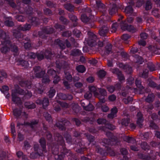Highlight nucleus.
Instances as JSON below:
<instances>
[{
    "label": "nucleus",
    "instance_id": "25",
    "mask_svg": "<svg viewBox=\"0 0 160 160\" xmlns=\"http://www.w3.org/2000/svg\"><path fill=\"white\" fill-rule=\"evenodd\" d=\"M39 142L41 144L43 148V152H44L45 148V141L44 138H41L39 140Z\"/></svg>",
    "mask_w": 160,
    "mask_h": 160
},
{
    "label": "nucleus",
    "instance_id": "57",
    "mask_svg": "<svg viewBox=\"0 0 160 160\" xmlns=\"http://www.w3.org/2000/svg\"><path fill=\"white\" fill-rule=\"evenodd\" d=\"M106 18V17L104 16H102L100 17V20H99V22L101 24L102 22H104L105 21V18Z\"/></svg>",
    "mask_w": 160,
    "mask_h": 160
},
{
    "label": "nucleus",
    "instance_id": "15",
    "mask_svg": "<svg viewBox=\"0 0 160 160\" xmlns=\"http://www.w3.org/2000/svg\"><path fill=\"white\" fill-rule=\"evenodd\" d=\"M124 12L128 16L131 15L133 12V9L132 7L128 6L125 9Z\"/></svg>",
    "mask_w": 160,
    "mask_h": 160
},
{
    "label": "nucleus",
    "instance_id": "46",
    "mask_svg": "<svg viewBox=\"0 0 160 160\" xmlns=\"http://www.w3.org/2000/svg\"><path fill=\"white\" fill-rule=\"evenodd\" d=\"M141 147L143 149L146 150L149 149V147L147 143L145 142H143L141 145Z\"/></svg>",
    "mask_w": 160,
    "mask_h": 160
},
{
    "label": "nucleus",
    "instance_id": "61",
    "mask_svg": "<svg viewBox=\"0 0 160 160\" xmlns=\"http://www.w3.org/2000/svg\"><path fill=\"white\" fill-rule=\"evenodd\" d=\"M74 33L75 34V36H76L78 38H79L81 34V32L79 30L74 31Z\"/></svg>",
    "mask_w": 160,
    "mask_h": 160
},
{
    "label": "nucleus",
    "instance_id": "58",
    "mask_svg": "<svg viewBox=\"0 0 160 160\" xmlns=\"http://www.w3.org/2000/svg\"><path fill=\"white\" fill-rule=\"evenodd\" d=\"M116 96L113 94L110 96L108 97V99L110 101H113L116 99Z\"/></svg>",
    "mask_w": 160,
    "mask_h": 160
},
{
    "label": "nucleus",
    "instance_id": "2",
    "mask_svg": "<svg viewBox=\"0 0 160 160\" xmlns=\"http://www.w3.org/2000/svg\"><path fill=\"white\" fill-rule=\"evenodd\" d=\"M89 90L94 94L95 97L98 98L100 101L102 102H104L105 100L104 97L107 95L106 91L103 89H97L96 87L93 86L89 87Z\"/></svg>",
    "mask_w": 160,
    "mask_h": 160
},
{
    "label": "nucleus",
    "instance_id": "8",
    "mask_svg": "<svg viewBox=\"0 0 160 160\" xmlns=\"http://www.w3.org/2000/svg\"><path fill=\"white\" fill-rule=\"evenodd\" d=\"M108 29L107 26L104 25L101 27L100 29L99 30V33L101 36H104L108 32Z\"/></svg>",
    "mask_w": 160,
    "mask_h": 160
},
{
    "label": "nucleus",
    "instance_id": "17",
    "mask_svg": "<svg viewBox=\"0 0 160 160\" xmlns=\"http://www.w3.org/2000/svg\"><path fill=\"white\" fill-rule=\"evenodd\" d=\"M31 28V26L30 24L26 25L24 26H20L18 28L19 30L26 31L29 30Z\"/></svg>",
    "mask_w": 160,
    "mask_h": 160
},
{
    "label": "nucleus",
    "instance_id": "48",
    "mask_svg": "<svg viewBox=\"0 0 160 160\" xmlns=\"http://www.w3.org/2000/svg\"><path fill=\"white\" fill-rule=\"evenodd\" d=\"M50 81V80L48 78V77L44 76L42 80V82L44 83H48Z\"/></svg>",
    "mask_w": 160,
    "mask_h": 160
},
{
    "label": "nucleus",
    "instance_id": "54",
    "mask_svg": "<svg viewBox=\"0 0 160 160\" xmlns=\"http://www.w3.org/2000/svg\"><path fill=\"white\" fill-rule=\"evenodd\" d=\"M16 19L19 21L23 22L24 21L25 18L22 16H18L16 18Z\"/></svg>",
    "mask_w": 160,
    "mask_h": 160
},
{
    "label": "nucleus",
    "instance_id": "22",
    "mask_svg": "<svg viewBox=\"0 0 160 160\" xmlns=\"http://www.w3.org/2000/svg\"><path fill=\"white\" fill-rule=\"evenodd\" d=\"M25 106L28 109H31L34 108L35 107V104L32 103L31 104L30 102H26L25 104Z\"/></svg>",
    "mask_w": 160,
    "mask_h": 160
},
{
    "label": "nucleus",
    "instance_id": "7",
    "mask_svg": "<svg viewBox=\"0 0 160 160\" xmlns=\"http://www.w3.org/2000/svg\"><path fill=\"white\" fill-rule=\"evenodd\" d=\"M137 124L139 127H141L142 126V123L143 121V119L142 113L140 112H138L137 114Z\"/></svg>",
    "mask_w": 160,
    "mask_h": 160
},
{
    "label": "nucleus",
    "instance_id": "63",
    "mask_svg": "<svg viewBox=\"0 0 160 160\" xmlns=\"http://www.w3.org/2000/svg\"><path fill=\"white\" fill-rule=\"evenodd\" d=\"M65 8L69 11H71L72 10L73 7L70 4H67L65 6Z\"/></svg>",
    "mask_w": 160,
    "mask_h": 160
},
{
    "label": "nucleus",
    "instance_id": "51",
    "mask_svg": "<svg viewBox=\"0 0 160 160\" xmlns=\"http://www.w3.org/2000/svg\"><path fill=\"white\" fill-rule=\"evenodd\" d=\"M106 120L105 119H99L97 120V122L99 124H102L106 123Z\"/></svg>",
    "mask_w": 160,
    "mask_h": 160
},
{
    "label": "nucleus",
    "instance_id": "4",
    "mask_svg": "<svg viewBox=\"0 0 160 160\" xmlns=\"http://www.w3.org/2000/svg\"><path fill=\"white\" fill-rule=\"evenodd\" d=\"M48 73L50 78H51V77L52 78H54L53 82L54 83H57L59 81L60 78L56 75L57 73L55 70L50 69L48 71Z\"/></svg>",
    "mask_w": 160,
    "mask_h": 160
},
{
    "label": "nucleus",
    "instance_id": "64",
    "mask_svg": "<svg viewBox=\"0 0 160 160\" xmlns=\"http://www.w3.org/2000/svg\"><path fill=\"white\" fill-rule=\"evenodd\" d=\"M102 109L103 112H107L109 110V108L106 106H104L102 107Z\"/></svg>",
    "mask_w": 160,
    "mask_h": 160
},
{
    "label": "nucleus",
    "instance_id": "35",
    "mask_svg": "<svg viewBox=\"0 0 160 160\" xmlns=\"http://www.w3.org/2000/svg\"><path fill=\"white\" fill-rule=\"evenodd\" d=\"M129 122V120L127 118L126 119H122L121 121V124L122 125H124L125 126H127Z\"/></svg>",
    "mask_w": 160,
    "mask_h": 160
},
{
    "label": "nucleus",
    "instance_id": "43",
    "mask_svg": "<svg viewBox=\"0 0 160 160\" xmlns=\"http://www.w3.org/2000/svg\"><path fill=\"white\" fill-rule=\"evenodd\" d=\"M13 114L14 116L17 117L19 116L21 114V112L18 111L17 109H15L13 110Z\"/></svg>",
    "mask_w": 160,
    "mask_h": 160
},
{
    "label": "nucleus",
    "instance_id": "26",
    "mask_svg": "<svg viewBox=\"0 0 160 160\" xmlns=\"http://www.w3.org/2000/svg\"><path fill=\"white\" fill-rule=\"evenodd\" d=\"M106 74L105 72L102 70H99L97 72L98 75L100 78H102L104 77L105 76Z\"/></svg>",
    "mask_w": 160,
    "mask_h": 160
},
{
    "label": "nucleus",
    "instance_id": "39",
    "mask_svg": "<svg viewBox=\"0 0 160 160\" xmlns=\"http://www.w3.org/2000/svg\"><path fill=\"white\" fill-rule=\"evenodd\" d=\"M152 13V14L156 17L158 18L159 16V14L158 13V11L157 9H155L153 10Z\"/></svg>",
    "mask_w": 160,
    "mask_h": 160
},
{
    "label": "nucleus",
    "instance_id": "1",
    "mask_svg": "<svg viewBox=\"0 0 160 160\" xmlns=\"http://www.w3.org/2000/svg\"><path fill=\"white\" fill-rule=\"evenodd\" d=\"M0 40L2 43L0 45V50L2 52L5 53L11 50L14 55L18 54L17 47L11 44L8 40V35L2 30H0Z\"/></svg>",
    "mask_w": 160,
    "mask_h": 160
},
{
    "label": "nucleus",
    "instance_id": "60",
    "mask_svg": "<svg viewBox=\"0 0 160 160\" xmlns=\"http://www.w3.org/2000/svg\"><path fill=\"white\" fill-rule=\"evenodd\" d=\"M28 56L29 58H34L36 57V55L32 52H29Z\"/></svg>",
    "mask_w": 160,
    "mask_h": 160
},
{
    "label": "nucleus",
    "instance_id": "62",
    "mask_svg": "<svg viewBox=\"0 0 160 160\" xmlns=\"http://www.w3.org/2000/svg\"><path fill=\"white\" fill-rule=\"evenodd\" d=\"M137 59V62L140 64L142 63V62H143L142 61V59L141 57H136Z\"/></svg>",
    "mask_w": 160,
    "mask_h": 160
},
{
    "label": "nucleus",
    "instance_id": "49",
    "mask_svg": "<svg viewBox=\"0 0 160 160\" xmlns=\"http://www.w3.org/2000/svg\"><path fill=\"white\" fill-rule=\"evenodd\" d=\"M148 49L152 52H154L158 49V48L156 47L150 46L148 47Z\"/></svg>",
    "mask_w": 160,
    "mask_h": 160
},
{
    "label": "nucleus",
    "instance_id": "30",
    "mask_svg": "<svg viewBox=\"0 0 160 160\" xmlns=\"http://www.w3.org/2000/svg\"><path fill=\"white\" fill-rule=\"evenodd\" d=\"M118 26V25L117 23H113L111 29V31L112 32H115L117 30V28Z\"/></svg>",
    "mask_w": 160,
    "mask_h": 160
},
{
    "label": "nucleus",
    "instance_id": "53",
    "mask_svg": "<svg viewBox=\"0 0 160 160\" xmlns=\"http://www.w3.org/2000/svg\"><path fill=\"white\" fill-rule=\"evenodd\" d=\"M132 98L128 97L127 99H123V102L126 103L127 104L130 102L131 101H132Z\"/></svg>",
    "mask_w": 160,
    "mask_h": 160
},
{
    "label": "nucleus",
    "instance_id": "55",
    "mask_svg": "<svg viewBox=\"0 0 160 160\" xmlns=\"http://www.w3.org/2000/svg\"><path fill=\"white\" fill-rule=\"evenodd\" d=\"M44 115L45 118L47 120L50 121L52 120V118L50 114L48 113H46L45 114H44Z\"/></svg>",
    "mask_w": 160,
    "mask_h": 160
},
{
    "label": "nucleus",
    "instance_id": "40",
    "mask_svg": "<svg viewBox=\"0 0 160 160\" xmlns=\"http://www.w3.org/2000/svg\"><path fill=\"white\" fill-rule=\"evenodd\" d=\"M81 52L78 49H75L72 51L71 54L73 56H76L80 54Z\"/></svg>",
    "mask_w": 160,
    "mask_h": 160
},
{
    "label": "nucleus",
    "instance_id": "42",
    "mask_svg": "<svg viewBox=\"0 0 160 160\" xmlns=\"http://www.w3.org/2000/svg\"><path fill=\"white\" fill-rule=\"evenodd\" d=\"M45 57L47 58L51 59L52 54L50 51H47L45 53Z\"/></svg>",
    "mask_w": 160,
    "mask_h": 160
},
{
    "label": "nucleus",
    "instance_id": "23",
    "mask_svg": "<svg viewBox=\"0 0 160 160\" xmlns=\"http://www.w3.org/2000/svg\"><path fill=\"white\" fill-rule=\"evenodd\" d=\"M154 98V96L153 94H149L148 95V97L146 98V102L150 103L153 101Z\"/></svg>",
    "mask_w": 160,
    "mask_h": 160
},
{
    "label": "nucleus",
    "instance_id": "47",
    "mask_svg": "<svg viewBox=\"0 0 160 160\" xmlns=\"http://www.w3.org/2000/svg\"><path fill=\"white\" fill-rule=\"evenodd\" d=\"M108 91L110 93L113 92L115 90V88L112 86H109L107 87Z\"/></svg>",
    "mask_w": 160,
    "mask_h": 160
},
{
    "label": "nucleus",
    "instance_id": "19",
    "mask_svg": "<svg viewBox=\"0 0 160 160\" xmlns=\"http://www.w3.org/2000/svg\"><path fill=\"white\" fill-rule=\"evenodd\" d=\"M20 85L22 87H26L28 88H30L31 87V82L30 81H26L25 82H20Z\"/></svg>",
    "mask_w": 160,
    "mask_h": 160
},
{
    "label": "nucleus",
    "instance_id": "31",
    "mask_svg": "<svg viewBox=\"0 0 160 160\" xmlns=\"http://www.w3.org/2000/svg\"><path fill=\"white\" fill-rule=\"evenodd\" d=\"M130 38V36L128 34H123L121 37L122 39L124 41H126V43L128 42V39Z\"/></svg>",
    "mask_w": 160,
    "mask_h": 160
},
{
    "label": "nucleus",
    "instance_id": "44",
    "mask_svg": "<svg viewBox=\"0 0 160 160\" xmlns=\"http://www.w3.org/2000/svg\"><path fill=\"white\" fill-rule=\"evenodd\" d=\"M37 56L38 59L39 60L42 59L44 57V56L43 55V52H42L40 53H38Z\"/></svg>",
    "mask_w": 160,
    "mask_h": 160
},
{
    "label": "nucleus",
    "instance_id": "9",
    "mask_svg": "<svg viewBox=\"0 0 160 160\" xmlns=\"http://www.w3.org/2000/svg\"><path fill=\"white\" fill-rule=\"evenodd\" d=\"M118 112L117 108L114 107L111 110V113L108 115V117L109 118L112 119L116 116V114Z\"/></svg>",
    "mask_w": 160,
    "mask_h": 160
},
{
    "label": "nucleus",
    "instance_id": "45",
    "mask_svg": "<svg viewBox=\"0 0 160 160\" xmlns=\"http://www.w3.org/2000/svg\"><path fill=\"white\" fill-rule=\"evenodd\" d=\"M65 77L66 79L69 82H70L72 79V77L71 75L68 72L67 73L65 72Z\"/></svg>",
    "mask_w": 160,
    "mask_h": 160
},
{
    "label": "nucleus",
    "instance_id": "24",
    "mask_svg": "<svg viewBox=\"0 0 160 160\" xmlns=\"http://www.w3.org/2000/svg\"><path fill=\"white\" fill-rule=\"evenodd\" d=\"M92 38L93 39H95V40H94V41L93 40L92 41H91L90 39L91 38H90L88 41V45L91 46L93 45V44L94 43V42H96V39H97V36H96V35H93L92 36Z\"/></svg>",
    "mask_w": 160,
    "mask_h": 160
},
{
    "label": "nucleus",
    "instance_id": "3",
    "mask_svg": "<svg viewBox=\"0 0 160 160\" xmlns=\"http://www.w3.org/2000/svg\"><path fill=\"white\" fill-rule=\"evenodd\" d=\"M133 20V19L131 17H128L127 20L124 22H122L121 23V29L123 31L127 30L129 32H135L136 29L132 26H128V23H132Z\"/></svg>",
    "mask_w": 160,
    "mask_h": 160
},
{
    "label": "nucleus",
    "instance_id": "32",
    "mask_svg": "<svg viewBox=\"0 0 160 160\" xmlns=\"http://www.w3.org/2000/svg\"><path fill=\"white\" fill-rule=\"evenodd\" d=\"M94 109V107L93 106L90 104L88 106H86V107L84 108V109L87 111H92Z\"/></svg>",
    "mask_w": 160,
    "mask_h": 160
},
{
    "label": "nucleus",
    "instance_id": "16",
    "mask_svg": "<svg viewBox=\"0 0 160 160\" xmlns=\"http://www.w3.org/2000/svg\"><path fill=\"white\" fill-rule=\"evenodd\" d=\"M23 42L24 44V47L26 49H29L30 48L31 45L30 43L29 39L28 38L27 40H23Z\"/></svg>",
    "mask_w": 160,
    "mask_h": 160
},
{
    "label": "nucleus",
    "instance_id": "41",
    "mask_svg": "<svg viewBox=\"0 0 160 160\" xmlns=\"http://www.w3.org/2000/svg\"><path fill=\"white\" fill-rule=\"evenodd\" d=\"M147 66L151 71H153L155 70L154 65L152 64V63H149L148 64V65Z\"/></svg>",
    "mask_w": 160,
    "mask_h": 160
},
{
    "label": "nucleus",
    "instance_id": "34",
    "mask_svg": "<svg viewBox=\"0 0 160 160\" xmlns=\"http://www.w3.org/2000/svg\"><path fill=\"white\" fill-rule=\"evenodd\" d=\"M135 83L136 86L141 90L143 89V87L141 85V82L140 81L137 79Z\"/></svg>",
    "mask_w": 160,
    "mask_h": 160
},
{
    "label": "nucleus",
    "instance_id": "12",
    "mask_svg": "<svg viewBox=\"0 0 160 160\" xmlns=\"http://www.w3.org/2000/svg\"><path fill=\"white\" fill-rule=\"evenodd\" d=\"M58 97H59L60 99L71 100L72 99V97L71 95H68V97H67L65 94L62 93H59L58 94Z\"/></svg>",
    "mask_w": 160,
    "mask_h": 160
},
{
    "label": "nucleus",
    "instance_id": "56",
    "mask_svg": "<svg viewBox=\"0 0 160 160\" xmlns=\"http://www.w3.org/2000/svg\"><path fill=\"white\" fill-rule=\"evenodd\" d=\"M58 103V105H60L61 106L67 108L68 107V105L67 103L63 102H57Z\"/></svg>",
    "mask_w": 160,
    "mask_h": 160
},
{
    "label": "nucleus",
    "instance_id": "50",
    "mask_svg": "<svg viewBox=\"0 0 160 160\" xmlns=\"http://www.w3.org/2000/svg\"><path fill=\"white\" fill-rule=\"evenodd\" d=\"M11 131L13 135H15V131L14 128V125L13 123H12L11 125Z\"/></svg>",
    "mask_w": 160,
    "mask_h": 160
},
{
    "label": "nucleus",
    "instance_id": "27",
    "mask_svg": "<svg viewBox=\"0 0 160 160\" xmlns=\"http://www.w3.org/2000/svg\"><path fill=\"white\" fill-rule=\"evenodd\" d=\"M9 90L8 87L6 86H4L2 87V88L1 89V91L4 94H8V91Z\"/></svg>",
    "mask_w": 160,
    "mask_h": 160
},
{
    "label": "nucleus",
    "instance_id": "20",
    "mask_svg": "<svg viewBox=\"0 0 160 160\" xmlns=\"http://www.w3.org/2000/svg\"><path fill=\"white\" fill-rule=\"evenodd\" d=\"M5 24L8 26H12L13 25V22L11 21L10 18H8L5 22Z\"/></svg>",
    "mask_w": 160,
    "mask_h": 160
},
{
    "label": "nucleus",
    "instance_id": "33",
    "mask_svg": "<svg viewBox=\"0 0 160 160\" xmlns=\"http://www.w3.org/2000/svg\"><path fill=\"white\" fill-rule=\"evenodd\" d=\"M134 82V79L132 77H130L128 79L127 82V85H131Z\"/></svg>",
    "mask_w": 160,
    "mask_h": 160
},
{
    "label": "nucleus",
    "instance_id": "5",
    "mask_svg": "<svg viewBox=\"0 0 160 160\" xmlns=\"http://www.w3.org/2000/svg\"><path fill=\"white\" fill-rule=\"evenodd\" d=\"M34 70L36 77L38 78L42 77L45 73L44 71L41 70L39 67H35L34 68Z\"/></svg>",
    "mask_w": 160,
    "mask_h": 160
},
{
    "label": "nucleus",
    "instance_id": "37",
    "mask_svg": "<svg viewBox=\"0 0 160 160\" xmlns=\"http://www.w3.org/2000/svg\"><path fill=\"white\" fill-rule=\"evenodd\" d=\"M152 8L151 2L150 1H148L146 3L145 9L146 10H149Z\"/></svg>",
    "mask_w": 160,
    "mask_h": 160
},
{
    "label": "nucleus",
    "instance_id": "29",
    "mask_svg": "<svg viewBox=\"0 0 160 160\" xmlns=\"http://www.w3.org/2000/svg\"><path fill=\"white\" fill-rule=\"evenodd\" d=\"M20 64L22 66L24 67L25 68L27 67L29 65L28 62L23 60L18 61Z\"/></svg>",
    "mask_w": 160,
    "mask_h": 160
},
{
    "label": "nucleus",
    "instance_id": "10",
    "mask_svg": "<svg viewBox=\"0 0 160 160\" xmlns=\"http://www.w3.org/2000/svg\"><path fill=\"white\" fill-rule=\"evenodd\" d=\"M36 103L38 104H42L43 107L44 108H45L47 107L49 104V101L47 98H45L44 99L42 102H41L40 100H38L36 101Z\"/></svg>",
    "mask_w": 160,
    "mask_h": 160
},
{
    "label": "nucleus",
    "instance_id": "59",
    "mask_svg": "<svg viewBox=\"0 0 160 160\" xmlns=\"http://www.w3.org/2000/svg\"><path fill=\"white\" fill-rule=\"evenodd\" d=\"M141 38L142 39H146L148 37V35L145 33H142L140 34Z\"/></svg>",
    "mask_w": 160,
    "mask_h": 160
},
{
    "label": "nucleus",
    "instance_id": "13",
    "mask_svg": "<svg viewBox=\"0 0 160 160\" xmlns=\"http://www.w3.org/2000/svg\"><path fill=\"white\" fill-rule=\"evenodd\" d=\"M18 93L20 94L24 95L25 97L27 98H29L31 97L32 95V93L28 91H27L26 92H24L23 90L21 89L18 91Z\"/></svg>",
    "mask_w": 160,
    "mask_h": 160
},
{
    "label": "nucleus",
    "instance_id": "28",
    "mask_svg": "<svg viewBox=\"0 0 160 160\" xmlns=\"http://www.w3.org/2000/svg\"><path fill=\"white\" fill-rule=\"evenodd\" d=\"M81 19L82 22H87L89 21V19L85 14L82 15L81 16Z\"/></svg>",
    "mask_w": 160,
    "mask_h": 160
},
{
    "label": "nucleus",
    "instance_id": "38",
    "mask_svg": "<svg viewBox=\"0 0 160 160\" xmlns=\"http://www.w3.org/2000/svg\"><path fill=\"white\" fill-rule=\"evenodd\" d=\"M22 152H17V155L18 158H20L22 157V160H26L25 159L26 158V156H22Z\"/></svg>",
    "mask_w": 160,
    "mask_h": 160
},
{
    "label": "nucleus",
    "instance_id": "18",
    "mask_svg": "<svg viewBox=\"0 0 160 160\" xmlns=\"http://www.w3.org/2000/svg\"><path fill=\"white\" fill-rule=\"evenodd\" d=\"M117 11V7L116 4L112 5V8L109 10V14L112 15L115 13Z\"/></svg>",
    "mask_w": 160,
    "mask_h": 160
},
{
    "label": "nucleus",
    "instance_id": "6",
    "mask_svg": "<svg viewBox=\"0 0 160 160\" xmlns=\"http://www.w3.org/2000/svg\"><path fill=\"white\" fill-rule=\"evenodd\" d=\"M111 70L113 73L116 74L118 75V79L120 81H121L124 79L123 75L118 69L116 68L113 69H112Z\"/></svg>",
    "mask_w": 160,
    "mask_h": 160
},
{
    "label": "nucleus",
    "instance_id": "36",
    "mask_svg": "<svg viewBox=\"0 0 160 160\" xmlns=\"http://www.w3.org/2000/svg\"><path fill=\"white\" fill-rule=\"evenodd\" d=\"M56 92L55 90L52 88L51 89L49 92V96L50 98L52 97L55 95Z\"/></svg>",
    "mask_w": 160,
    "mask_h": 160
},
{
    "label": "nucleus",
    "instance_id": "21",
    "mask_svg": "<svg viewBox=\"0 0 160 160\" xmlns=\"http://www.w3.org/2000/svg\"><path fill=\"white\" fill-rule=\"evenodd\" d=\"M76 69L78 72L81 73L84 72L86 70L85 67L82 65H80L78 66L77 67Z\"/></svg>",
    "mask_w": 160,
    "mask_h": 160
},
{
    "label": "nucleus",
    "instance_id": "52",
    "mask_svg": "<svg viewBox=\"0 0 160 160\" xmlns=\"http://www.w3.org/2000/svg\"><path fill=\"white\" fill-rule=\"evenodd\" d=\"M92 96V94L90 92L86 93L84 95L85 98L88 99H90Z\"/></svg>",
    "mask_w": 160,
    "mask_h": 160
},
{
    "label": "nucleus",
    "instance_id": "14",
    "mask_svg": "<svg viewBox=\"0 0 160 160\" xmlns=\"http://www.w3.org/2000/svg\"><path fill=\"white\" fill-rule=\"evenodd\" d=\"M96 2L98 10L100 11H102V9H105V5L103 3H102L100 0L97 1Z\"/></svg>",
    "mask_w": 160,
    "mask_h": 160
},
{
    "label": "nucleus",
    "instance_id": "11",
    "mask_svg": "<svg viewBox=\"0 0 160 160\" xmlns=\"http://www.w3.org/2000/svg\"><path fill=\"white\" fill-rule=\"evenodd\" d=\"M12 101L15 103L18 104L20 103L21 102L20 99L17 97V94L12 93Z\"/></svg>",
    "mask_w": 160,
    "mask_h": 160
}]
</instances>
